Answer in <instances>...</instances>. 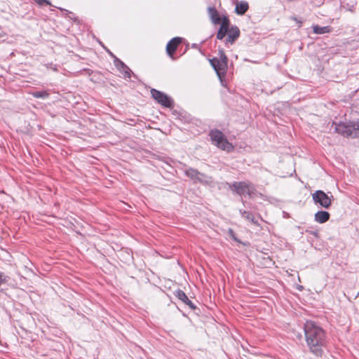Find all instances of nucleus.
<instances>
[{"mask_svg":"<svg viewBox=\"0 0 359 359\" xmlns=\"http://www.w3.org/2000/svg\"><path fill=\"white\" fill-rule=\"evenodd\" d=\"M304 333L310 351L318 357L322 356L326 345L325 331L314 322L308 320L304 325Z\"/></svg>","mask_w":359,"mask_h":359,"instance_id":"1","label":"nucleus"},{"mask_svg":"<svg viewBox=\"0 0 359 359\" xmlns=\"http://www.w3.org/2000/svg\"><path fill=\"white\" fill-rule=\"evenodd\" d=\"M334 130L344 137H359V121L354 123L335 124Z\"/></svg>","mask_w":359,"mask_h":359,"instance_id":"2","label":"nucleus"},{"mask_svg":"<svg viewBox=\"0 0 359 359\" xmlns=\"http://www.w3.org/2000/svg\"><path fill=\"white\" fill-rule=\"evenodd\" d=\"M212 143L218 148L229 151L233 149V146L225 137L224 135L219 130H212L210 133Z\"/></svg>","mask_w":359,"mask_h":359,"instance_id":"3","label":"nucleus"},{"mask_svg":"<svg viewBox=\"0 0 359 359\" xmlns=\"http://www.w3.org/2000/svg\"><path fill=\"white\" fill-rule=\"evenodd\" d=\"M151 94L152 97L158 104H161V105L168 108L173 107L174 104L172 98L170 97L166 94H165L164 93L153 88L151 90Z\"/></svg>","mask_w":359,"mask_h":359,"instance_id":"4","label":"nucleus"},{"mask_svg":"<svg viewBox=\"0 0 359 359\" xmlns=\"http://www.w3.org/2000/svg\"><path fill=\"white\" fill-rule=\"evenodd\" d=\"M230 189L236 191L240 196H251L253 187L250 183L245 182H236L229 186Z\"/></svg>","mask_w":359,"mask_h":359,"instance_id":"5","label":"nucleus"},{"mask_svg":"<svg viewBox=\"0 0 359 359\" xmlns=\"http://www.w3.org/2000/svg\"><path fill=\"white\" fill-rule=\"evenodd\" d=\"M185 174L187 177L195 182H198L204 184H210L212 182L211 177L208 176L203 173L198 172L197 170L194 168H189L185 171Z\"/></svg>","mask_w":359,"mask_h":359,"instance_id":"6","label":"nucleus"},{"mask_svg":"<svg viewBox=\"0 0 359 359\" xmlns=\"http://www.w3.org/2000/svg\"><path fill=\"white\" fill-rule=\"evenodd\" d=\"M312 198L316 203H319L322 207L328 208L331 205V198L324 191L318 190L312 194Z\"/></svg>","mask_w":359,"mask_h":359,"instance_id":"7","label":"nucleus"},{"mask_svg":"<svg viewBox=\"0 0 359 359\" xmlns=\"http://www.w3.org/2000/svg\"><path fill=\"white\" fill-rule=\"evenodd\" d=\"M220 23H221V25H220V27L217 34V39L219 40H222V39H224V37L226 36V34L230 29V28H229L230 22H229L228 17L224 16L222 18Z\"/></svg>","mask_w":359,"mask_h":359,"instance_id":"8","label":"nucleus"},{"mask_svg":"<svg viewBox=\"0 0 359 359\" xmlns=\"http://www.w3.org/2000/svg\"><path fill=\"white\" fill-rule=\"evenodd\" d=\"M210 62L219 77L221 74H225L227 65L224 62L219 60L218 58H213Z\"/></svg>","mask_w":359,"mask_h":359,"instance_id":"9","label":"nucleus"},{"mask_svg":"<svg viewBox=\"0 0 359 359\" xmlns=\"http://www.w3.org/2000/svg\"><path fill=\"white\" fill-rule=\"evenodd\" d=\"M181 38L175 37L171 39L166 46V51L168 55L172 58V55L175 52L178 45L181 43Z\"/></svg>","mask_w":359,"mask_h":359,"instance_id":"10","label":"nucleus"},{"mask_svg":"<svg viewBox=\"0 0 359 359\" xmlns=\"http://www.w3.org/2000/svg\"><path fill=\"white\" fill-rule=\"evenodd\" d=\"M226 43H233L240 35V30L237 27H231L227 32Z\"/></svg>","mask_w":359,"mask_h":359,"instance_id":"11","label":"nucleus"},{"mask_svg":"<svg viewBox=\"0 0 359 359\" xmlns=\"http://www.w3.org/2000/svg\"><path fill=\"white\" fill-rule=\"evenodd\" d=\"M115 65L116 68L124 74L126 77H131L132 71L122 61L119 60L118 59H116L115 60Z\"/></svg>","mask_w":359,"mask_h":359,"instance_id":"12","label":"nucleus"},{"mask_svg":"<svg viewBox=\"0 0 359 359\" xmlns=\"http://www.w3.org/2000/svg\"><path fill=\"white\" fill-rule=\"evenodd\" d=\"M208 11L212 22L215 25L220 24L222 18L219 17L217 9L214 7H209Z\"/></svg>","mask_w":359,"mask_h":359,"instance_id":"13","label":"nucleus"},{"mask_svg":"<svg viewBox=\"0 0 359 359\" xmlns=\"http://www.w3.org/2000/svg\"><path fill=\"white\" fill-rule=\"evenodd\" d=\"M176 296L178 297L180 300H181L186 305L189 306L191 309H194L195 306L192 302L187 297L186 294L182 291L178 290L176 292Z\"/></svg>","mask_w":359,"mask_h":359,"instance_id":"14","label":"nucleus"},{"mask_svg":"<svg viewBox=\"0 0 359 359\" xmlns=\"http://www.w3.org/2000/svg\"><path fill=\"white\" fill-rule=\"evenodd\" d=\"M330 219V214L326 211H318L315 214V220L318 223H325Z\"/></svg>","mask_w":359,"mask_h":359,"instance_id":"15","label":"nucleus"},{"mask_svg":"<svg viewBox=\"0 0 359 359\" xmlns=\"http://www.w3.org/2000/svg\"><path fill=\"white\" fill-rule=\"evenodd\" d=\"M240 213L243 218L250 222L252 224L257 225V226L259 225L258 224V221L256 219L255 215L252 212H250L249 211H246V210H240Z\"/></svg>","mask_w":359,"mask_h":359,"instance_id":"16","label":"nucleus"},{"mask_svg":"<svg viewBox=\"0 0 359 359\" xmlns=\"http://www.w3.org/2000/svg\"><path fill=\"white\" fill-rule=\"evenodd\" d=\"M248 4L246 1H241L236 4V12L239 15H243L248 10Z\"/></svg>","mask_w":359,"mask_h":359,"instance_id":"17","label":"nucleus"},{"mask_svg":"<svg viewBox=\"0 0 359 359\" xmlns=\"http://www.w3.org/2000/svg\"><path fill=\"white\" fill-rule=\"evenodd\" d=\"M313 32L316 34H323L325 33H328L330 31V27H320L318 25H315L313 27Z\"/></svg>","mask_w":359,"mask_h":359,"instance_id":"18","label":"nucleus"},{"mask_svg":"<svg viewBox=\"0 0 359 359\" xmlns=\"http://www.w3.org/2000/svg\"><path fill=\"white\" fill-rule=\"evenodd\" d=\"M31 94L32 95L33 97H36V98H48L49 97V93L46 90H43V91H35V92H32L31 93Z\"/></svg>","mask_w":359,"mask_h":359,"instance_id":"19","label":"nucleus"},{"mask_svg":"<svg viewBox=\"0 0 359 359\" xmlns=\"http://www.w3.org/2000/svg\"><path fill=\"white\" fill-rule=\"evenodd\" d=\"M219 58H218V60H220V61L224 62V64H226L227 65L228 59H227V57L225 55L224 50H219Z\"/></svg>","mask_w":359,"mask_h":359,"instance_id":"20","label":"nucleus"},{"mask_svg":"<svg viewBox=\"0 0 359 359\" xmlns=\"http://www.w3.org/2000/svg\"><path fill=\"white\" fill-rule=\"evenodd\" d=\"M39 5H50V3L48 0H34Z\"/></svg>","mask_w":359,"mask_h":359,"instance_id":"21","label":"nucleus"},{"mask_svg":"<svg viewBox=\"0 0 359 359\" xmlns=\"http://www.w3.org/2000/svg\"><path fill=\"white\" fill-rule=\"evenodd\" d=\"M7 281V276H4L2 273L0 272V285Z\"/></svg>","mask_w":359,"mask_h":359,"instance_id":"22","label":"nucleus"}]
</instances>
